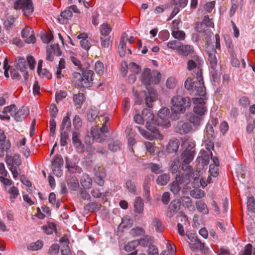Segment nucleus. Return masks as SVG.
Here are the masks:
<instances>
[{
  "mask_svg": "<svg viewBox=\"0 0 255 255\" xmlns=\"http://www.w3.org/2000/svg\"><path fill=\"white\" fill-rule=\"evenodd\" d=\"M196 77L188 78L184 83L185 88L193 94L202 97L193 98V103L195 105L194 112L202 116L207 112V108L205 106L206 100V88L204 86L202 69L198 67L195 73Z\"/></svg>",
  "mask_w": 255,
  "mask_h": 255,
  "instance_id": "nucleus-1",
  "label": "nucleus"
},
{
  "mask_svg": "<svg viewBox=\"0 0 255 255\" xmlns=\"http://www.w3.org/2000/svg\"><path fill=\"white\" fill-rule=\"evenodd\" d=\"M143 123L145 122V127L148 130L141 128L139 126L136 128L138 129L141 134L145 138L149 140L154 138L162 139L163 136L160 134L159 130L156 128V119L150 109H144L142 111Z\"/></svg>",
  "mask_w": 255,
  "mask_h": 255,
  "instance_id": "nucleus-2",
  "label": "nucleus"
},
{
  "mask_svg": "<svg viewBox=\"0 0 255 255\" xmlns=\"http://www.w3.org/2000/svg\"><path fill=\"white\" fill-rule=\"evenodd\" d=\"M171 118L174 120H179L181 114L185 112L191 105V101L188 97L177 95L172 97L171 100Z\"/></svg>",
  "mask_w": 255,
  "mask_h": 255,
  "instance_id": "nucleus-3",
  "label": "nucleus"
},
{
  "mask_svg": "<svg viewBox=\"0 0 255 255\" xmlns=\"http://www.w3.org/2000/svg\"><path fill=\"white\" fill-rule=\"evenodd\" d=\"M161 74L157 71H151L149 68H146L141 75L142 83L145 86L151 84H157L160 82Z\"/></svg>",
  "mask_w": 255,
  "mask_h": 255,
  "instance_id": "nucleus-4",
  "label": "nucleus"
},
{
  "mask_svg": "<svg viewBox=\"0 0 255 255\" xmlns=\"http://www.w3.org/2000/svg\"><path fill=\"white\" fill-rule=\"evenodd\" d=\"M15 10H21L23 14L28 17L34 11V4L32 0H16L13 3Z\"/></svg>",
  "mask_w": 255,
  "mask_h": 255,
  "instance_id": "nucleus-5",
  "label": "nucleus"
},
{
  "mask_svg": "<svg viewBox=\"0 0 255 255\" xmlns=\"http://www.w3.org/2000/svg\"><path fill=\"white\" fill-rule=\"evenodd\" d=\"M170 110L166 108H162L159 111L158 117L156 119V126L168 128L170 126L169 120L174 121L171 118Z\"/></svg>",
  "mask_w": 255,
  "mask_h": 255,
  "instance_id": "nucleus-6",
  "label": "nucleus"
},
{
  "mask_svg": "<svg viewBox=\"0 0 255 255\" xmlns=\"http://www.w3.org/2000/svg\"><path fill=\"white\" fill-rule=\"evenodd\" d=\"M215 135L214 131L211 127H207V133H204V142L206 149L208 150V152L212 155V150L214 148V139Z\"/></svg>",
  "mask_w": 255,
  "mask_h": 255,
  "instance_id": "nucleus-7",
  "label": "nucleus"
},
{
  "mask_svg": "<svg viewBox=\"0 0 255 255\" xmlns=\"http://www.w3.org/2000/svg\"><path fill=\"white\" fill-rule=\"evenodd\" d=\"M80 71L82 72L80 87L86 88L91 87L93 85L94 72L90 70H84V69Z\"/></svg>",
  "mask_w": 255,
  "mask_h": 255,
  "instance_id": "nucleus-8",
  "label": "nucleus"
},
{
  "mask_svg": "<svg viewBox=\"0 0 255 255\" xmlns=\"http://www.w3.org/2000/svg\"><path fill=\"white\" fill-rule=\"evenodd\" d=\"M178 53L183 56L197 60L199 56L195 52L193 47L189 45L181 44Z\"/></svg>",
  "mask_w": 255,
  "mask_h": 255,
  "instance_id": "nucleus-9",
  "label": "nucleus"
},
{
  "mask_svg": "<svg viewBox=\"0 0 255 255\" xmlns=\"http://www.w3.org/2000/svg\"><path fill=\"white\" fill-rule=\"evenodd\" d=\"M174 128L176 132L183 134L190 132L193 129V127L188 122L179 121L175 125Z\"/></svg>",
  "mask_w": 255,
  "mask_h": 255,
  "instance_id": "nucleus-10",
  "label": "nucleus"
},
{
  "mask_svg": "<svg viewBox=\"0 0 255 255\" xmlns=\"http://www.w3.org/2000/svg\"><path fill=\"white\" fill-rule=\"evenodd\" d=\"M29 113V109L27 107H22L14 113V119L16 122H21L26 118Z\"/></svg>",
  "mask_w": 255,
  "mask_h": 255,
  "instance_id": "nucleus-11",
  "label": "nucleus"
},
{
  "mask_svg": "<svg viewBox=\"0 0 255 255\" xmlns=\"http://www.w3.org/2000/svg\"><path fill=\"white\" fill-rule=\"evenodd\" d=\"M71 113L68 112L66 113V116L64 117L62 120L61 124L60 126V131H69L71 128V122L70 120V117Z\"/></svg>",
  "mask_w": 255,
  "mask_h": 255,
  "instance_id": "nucleus-12",
  "label": "nucleus"
},
{
  "mask_svg": "<svg viewBox=\"0 0 255 255\" xmlns=\"http://www.w3.org/2000/svg\"><path fill=\"white\" fill-rule=\"evenodd\" d=\"M183 161L181 166L182 170L184 169V164H189L193 160L194 156V151L191 149L185 150L182 154Z\"/></svg>",
  "mask_w": 255,
  "mask_h": 255,
  "instance_id": "nucleus-13",
  "label": "nucleus"
},
{
  "mask_svg": "<svg viewBox=\"0 0 255 255\" xmlns=\"http://www.w3.org/2000/svg\"><path fill=\"white\" fill-rule=\"evenodd\" d=\"M91 134L96 141L102 142L105 140L107 136L102 132H99L97 127H92L91 129Z\"/></svg>",
  "mask_w": 255,
  "mask_h": 255,
  "instance_id": "nucleus-14",
  "label": "nucleus"
},
{
  "mask_svg": "<svg viewBox=\"0 0 255 255\" xmlns=\"http://www.w3.org/2000/svg\"><path fill=\"white\" fill-rule=\"evenodd\" d=\"M11 143L9 140H6V136L3 130L0 129V147L2 151H7L10 148Z\"/></svg>",
  "mask_w": 255,
  "mask_h": 255,
  "instance_id": "nucleus-15",
  "label": "nucleus"
},
{
  "mask_svg": "<svg viewBox=\"0 0 255 255\" xmlns=\"http://www.w3.org/2000/svg\"><path fill=\"white\" fill-rule=\"evenodd\" d=\"M190 174L189 172L183 173H178L176 176V180L178 181L180 184L187 185L190 182Z\"/></svg>",
  "mask_w": 255,
  "mask_h": 255,
  "instance_id": "nucleus-16",
  "label": "nucleus"
},
{
  "mask_svg": "<svg viewBox=\"0 0 255 255\" xmlns=\"http://www.w3.org/2000/svg\"><path fill=\"white\" fill-rule=\"evenodd\" d=\"M216 52V50L213 48L212 50L207 52L208 56V61L210 62L211 68L213 70L215 69L217 63V60L215 55Z\"/></svg>",
  "mask_w": 255,
  "mask_h": 255,
  "instance_id": "nucleus-17",
  "label": "nucleus"
},
{
  "mask_svg": "<svg viewBox=\"0 0 255 255\" xmlns=\"http://www.w3.org/2000/svg\"><path fill=\"white\" fill-rule=\"evenodd\" d=\"M144 203L140 197L135 198L134 202V211L137 214H141L143 211Z\"/></svg>",
  "mask_w": 255,
  "mask_h": 255,
  "instance_id": "nucleus-18",
  "label": "nucleus"
},
{
  "mask_svg": "<svg viewBox=\"0 0 255 255\" xmlns=\"http://www.w3.org/2000/svg\"><path fill=\"white\" fill-rule=\"evenodd\" d=\"M65 159V167L68 169L70 173H74L78 171L79 167L76 165L75 162L72 161L68 157H66Z\"/></svg>",
  "mask_w": 255,
  "mask_h": 255,
  "instance_id": "nucleus-19",
  "label": "nucleus"
},
{
  "mask_svg": "<svg viewBox=\"0 0 255 255\" xmlns=\"http://www.w3.org/2000/svg\"><path fill=\"white\" fill-rule=\"evenodd\" d=\"M16 68L21 72L27 69V62L24 58L19 57L15 60Z\"/></svg>",
  "mask_w": 255,
  "mask_h": 255,
  "instance_id": "nucleus-20",
  "label": "nucleus"
},
{
  "mask_svg": "<svg viewBox=\"0 0 255 255\" xmlns=\"http://www.w3.org/2000/svg\"><path fill=\"white\" fill-rule=\"evenodd\" d=\"M80 182L84 189H89L92 185V179L88 174H84L82 176Z\"/></svg>",
  "mask_w": 255,
  "mask_h": 255,
  "instance_id": "nucleus-21",
  "label": "nucleus"
},
{
  "mask_svg": "<svg viewBox=\"0 0 255 255\" xmlns=\"http://www.w3.org/2000/svg\"><path fill=\"white\" fill-rule=\"evenodd\" d=\"M170 178V176L169 173H163L157 177L156 182L160 186H165L169 181Z\"/></svg>",
  "mask_w": 255,
  "mask_h": 255,
  "instance_id": "nucleus-22",
  "label": "nucleus"
},
{
  "mask_svg": "<svg viewBox=\"0 0 255 255\" xmlns=\"http://www.w3.org/2000/svg\"><path fill=\"white\" fill-rule=\"evenodd\" d=\"M125 184L126 187L128 190L129 192L134 195H137L136 186L134 181L130 179H128L126 181Z\"/></svg>",
  "mask_w": 255,
  "mask_h": 255,
  "instance_id": "nucleus-23",
  "label": "nucleus"
},
{
  "mask_svg": "<svg viewBox=\"0 0 255 255\" xmlns=\"http://www.w3.org/2000/svg\"><path fill=\"white\" fill-rule=\"evenodd\" d=\"M149 178L145 179L143 184V196L148 201L151 200V197L150 196V186L149 185Z\"/></svg>",
  "mask_w": 255,
  "mask_h": 255,
  "instance_id": "nucleus-24",
  "label": "nucleus"
},
{
  "mask_svg": "<svg viewBox=\"0 0 255 255\" xmlns=\"http://www.w3.org/2000/svg\"><path fill=\"white\" fill-rule=\"evenodd\" d=\"M41 229L43 232L47 235L53 234V233L54 231H56L57 230L56 225L52 222L48 223L47 225L42 226Z\"/></svg>",
  "mask_w": 255,
  "mask_h": 255,
  "instance_id": "nucleus-25",
  "label": "nucleus"
},
{
  "mask_svg": "<svg viewBox=\"0 0 255 255\" xmlns=\"http://www.w3.org/2000/svg\"><path fill=\"white\" fill-rule=\"evenodd\" d=\"M122 142L120 140H112L108 145V148L112 152H116L121 150Z\"/></svg>",
  "mask_w": 255,
  "mask_h": 255,
  "instance_id": "nucleus-26",
  "label": "nucleus"
},
{
  "mask_svg": "<svg viewBox=\"0 0 255 255\" xmlns=\"http://www.w3.org/2000/svg\"><path fill=\"white\" fill-rule=\"evenodd\" d=\"M211 157H212V155L210 153L204 151L201 153V157H199V162H201L202 165L204 167L209 164Z\"/></svg>",
  "mask_w": 255,
  "mask_h": 255,
  "instance_id": "nucleus-27",
  "label": "nucleus"
},
{
  "mask_svg": "<svg viewBox=\"0 0 255 255\" xmlns=\"http://www.w3.org/2000/svg\"><path fill=\"white\" fill-rule=\"evenodd\" d=\"M63 159L60 154H56L52 161V165L53 168H61L63 165Z\"/></svg>",
  "mask_w": 255,
  "mask_h": 255,
  "instance_id": "nucleus-28",
  "label": "nucleus"
},
{
  "mask_svg": "<svg viewBox=\"0 0 255 255\" xmlns=\"http://www.w3.org/2000/svg\"><path fill=\"white\" fill-rule=\"evenodd\" d=\"M7 193L10 195L9 199L11 203L14 202V200L19 194L18 189L15 186L10 187L7 190Z\"/></svg>",
  "mask_w": 255,
  "mask_h": 255,
  "instance_id": "nucleus-29",
  "label": "nucleus"
},
{
  "mask_svg": "<svg viewBox=\"0 0 255 255\" xmlns=\"http://www.w3.org/2000/svg\"><path fill=\"white\" fill-rule=\"evenodd\" d=\"M179 142L176 140H170L166 148L167 152L169 153L176 152L179 147Z\"/></svg>",
  "mask_w": 255,
  "mask_h": 255,
  "instance_id": "nucleus-30",
  "label": "nucleus"
},
{
  "mask_svg": "<svg viewBox=\"0 0 255 255\" xmlns=\"http://www.w3.org/2000/svg\"><path fill=\"white\" fill-rule=\"evenodd\" d=\"M126 46L127 42L125 40L124 37L122 36L121 37L120 41V45L118 47V50L120 56L121 57H123L125 56L126 52Z\"/></svg>",
  "mask_w": 255,
  "mask_h": 255,
  "instance_id": "nucleus-31",
  "label": "nucleus"
},
{
  "mask_svg": "<svg viewBox=\"0 0 255 255\" xmlns=\"http://www.w3.org/2000/svg\"><path fill=\"white\" fill-rule=\"evenodd\" d=\"M68 186L69 188L73 191L78 190L79 187V181L75 176H72L68 179Z\"/></svg>",
  "mask_w": 255,
  "mask_h": 255,
  "instance_id": "nucleus-32",
  "label": "nucleus"
},
{
  "mask_svg": "<svg viewBox=\"0 0 255 255\" xmlns=\"http://www.w3.org/2000/svg\"><path fill=\"white\" fill-rule=\"evenodd\" d=\"M196 206L197 209L200 212H202L205 214H208L209 210L207 206L203 200H199L196 201Z\"/></svg>",
  "mask_w": 255,
  "mask_h": 255,
  "instance_id": "nucleus-33",
  "label": "nucleus"
},
{
  "mask_svg": "<svg viewBox=\"0 0 255 255\" xmlns=\"http://www.w3.org/2000/svg\"><path fill=\"white\" fill-rule=\"evenodd\" d=\"M156 99V95L154 92H149L148 95L145 97V104L147 107L151 108L152 107V103Z\"/></svg>",
  "mask_w": 255,
  "mask_h": 255,
  "instance_id": "nucleus-34",
  "label": "nucleus"
},
{
  "mask_svg": "<svg viewBox=\"0 0 255 255\" xmlns=\"http://www.w3.org/2000/svg\"><path fill=\"white\" fill-rule=\"evenodd\" d=\"M112 31V27L107 23H103L101 25V36H111L109 34Z\"/></svg>",
  "mask_w": 255,
  "mask_h": 255,
  "instance_id": "nucleus-35",
  "label": "nucleus"
},
{
  "mask_svg": "<svg viewBox=\"0 0 255 255\" xmlns=\"http://www.w3.org/2000/svg\"><path fill=\"white\" fill-rule=\"evenodd\" d=\"M14 17H13L12 16H7L3 22V25L4 28L7 30L11 29L14 25Z\"/></svg>",
  "mask_w": 255,
  "mask_h": 255,
  "instance_id": "nucleus-36",
  "label": "nucleus"
},
{
  "mask_svg": "<svg viewBox=\"0 0 255 255\" xmlns=\"http://www.w3.org/2000/svg\"><path fill=\"white\" fill-rule=\"evenodd\" d=\"M180 183L178 181H177L176 179L173 181L171 184L170 186V191L172 192L174 195H177L179 193L181 190V187L180 186Z\"/></svg>",
  "mask_w": 255,
  "mask_h": 255,
  "instance_id": "nucleus-37",
  "label": "nucleus"
},
{
  "mask_svg": "<svg viewBox=\"0 0 255 255\" xmlns=\"http://www.w3.org/2000/svg\"><path fill=\"white\" fill-rule=\"evenodd\" d=\"M43 246V242L40 240H37L35 242L31 243L27 248L30 251H38L41 249Z\"/></svg>",
  "mask_w": 255,
  "mask_h": 255,
  "instance_id": "nucleus-38",
  "label": "nucleus"
},
{
  "mask_svg": "<svg viewBox=\"0 0 255 255\" xmlns=\"http://www.w3.org/2000/svg\"><path fill=\"white\" fill-rule=\"evenodd\" d=\"M139 246V243L137 240H133L129 242L128 244L125 246V250L127 252H131L134 251Z\"/></svg>",
  "mask_w": 255,
  "mask_h": 255,
  "instance_id": "nucleus-39",
  "label": "nucleus"
},
{
  "mask_svg": "<svg viewBox=\"0 0 255 255\" xmlns=\"http://www.w3.org/2000/svg\"><path fill=\"white\" fill-rule=\"evenodd\" d=\"M202 121V118L196 115H191L189 117V123H191V125H193V126L197 128L199 126Z\"/></svg>",
  "mask_w": 255,
  "mask_h": 255,
  "instance_id": "nucleus-40",
  "label": "nucleus"
},
{
  "mask_svg": "<svg viewBox=\"0 0 255 255\" xmlns=\"http://www.w3.org/2000/svg\"><path fill=\"white\" fill-rule=\"evenodd\" d=\"M195 29L196 31L200 33H207V31L208 30V28L206 26V24L203 23V21L201 22H196Z\"/></svg>",
  "mask_w": 255,
  "mask_h": 255,
  "instance_id": "nucleus-41",
  "label": "nucleus"
},
{
  "mask_svg": "<svg viewBox=\"0 0 255 255\" xmlns=\"http://www.w3.org/2000/svg\"><path fill=\"white\" fill-rule=\"evenodd\" d=\"M182 43L177 40H173L168 42L167 43V46L168 48L172 50H176L178 52L181 47Z\"/></svg>",
  "mask_w": 255,
  "mask_h": 255,
  "instance_id": "nucleus-42",
  "label": "nucleus"
},
{
  "mask_svg": "<svg viewBox=\"0 0 255 255\" xmlns=\"http://www.w3.org/2000/svg\"><path fill=\"white\" fill-rule=\"evenodd\" d=\"M99 111L97 109H91L87 114V119L90 122H93L97 117Z\"/></svg>",
  "mask_w": 255,
  "mask_h": 255,
  "instance_id": "nucleus-43",
  "label": "nucleus"
},
{
  "mask_svg": "<svg viewBox=\"0 0 255 255\" xmlns=\"http://www.w3.org/2000/svg\"><path fill=\"white\" fill-rule=\"evenodd\" d=\"M247 208L249 212L255 213V199L252 196L248 198Z\"/></svg>",
  "mask_w": 255,
  "mask_h": 255,
  "instance_id": "nucleus-44",
  "label": "nucleus"
},
{
  "mask_svg": "<svg viewBox=\"0 0 255 255\" xmlns=\"http://www.w3.org/2000/svg\"><path fill=\"white\" fill-rule=\"evenodd\" d=\"M85 99V95L83 93H79L73 96V100L77 105H81Z\"/></svg>",
  "mask_w": 255,
  "mask_h": 255,
  "instance_id": "nucleus-45",
  "label": "nucleus"
},
{
  "mask_svg": "<svg viewBox=\"0 0 255 255\" xmlns=\"http://www.w3.org/2000/svg\"><path fill=\"white\" fill-rule=\"evenodd\" d=\"M152 225L155 227V231L158 233H161L163 228V224L160 220L157 218H154Z\"/></svg>",
  "mask_w": 255,
  "mask_h": 255,
  "instance_id": "nucleus-46",
  "label": "nucleus"
},
{
  "mask_svg": "<svg viewBox=\"0 0 255 255\" xmlns=\"http://www.w3.org/2000/svg\"><path fill=\"white\" fill-rule=\"evenodd\" d=\"M190 195L193 198L200 199L204 196V192L201 189H193L190 191Z\"/></svg>",
  "mask_w": 255,
  "mask_h": 255,
  "instance_id": "nucleus-47",
  "label": "nucleus"
},
{
  "mask_svg": "<svg viewBox=\"0 0 255 255\" xmlns=\"http://www.w3.org/2000/svg\"><path fill=\"white\" fill-rule=\"evenodd\" d=\"M172 36L178 40H183L185 37V33L182 30H173L172 31Z\"/></svg>",
  "mask_w": 255,
  "mask_h": 255,
  "instance_id": "nucleus-48",
  "label": "nucleus"
},
{
  "mask_svg": "<svg viewBox=\"0 0 255 255\" xmlns=\"http://www.w3.org/2000/svg\"><path fill=\"white\" fill-rule=\"evenodd\" d=\"M180 167V163L179 159H175L171 163L170 171L172 174L177 172Z\"/></svg>",
  "mask_w": 255,
  "mask_h": 255,
  "instance_id": "nucleus-49",
  "label": "nucleus"
},
{
  "mask_svg": "<svg viewBox=\"0 0 255 255\" xmlns=\"http://www.w3.org/2000/svg\"><path fill=\"white\" fill-rule=\"evenodd\" d=\"M60 144L62 146H65L67 144L66 140L69 138V136L66 131H60Z\"/></svg>",
  "mask_w": 255,
  "mask_h": 255,
  "instance_id": "nucleus-50",
  "label": "nucleus"
},
{
  "mask_svg": "<svg viewBox=\"0 0 255 255\" xmlns=\"http://www.w3.org/2000/svg\"><path fill=\"white\" fill-rule=\"evenodd\" d=\"M181 201L179 199L173 200L169 206V208L177 212L181 206Z\"/></svg>",
  "mask_w": 255,
  "mask_h": 255,
  "instance_id": "nucleus-51",
  "label": "nucleus"
},
{
  "mask_svg": "<svg viewBox=\"0 0 255 255\" xmlns=\"http://www.w3.org/2000/svg\"><path fill=\"white\" fill-rule=\"evenodd\" d=\"M53 49L51 46H47L46 48V59L49 61L52 62L54 60Z\"/></svg>",
  "mask_w": 255,
  "mask_h": 255,
  "instance_id": "nucleus-52",
  "label": "nucleus"
},
{
  "mask_svg": "<svg viewBox=\"0 0 255 255\" xmlns=\"http://www.w3.org/2000/svg\"><path fill=\"white\" fill-rule=\"evenodd\" d=\"M111 36H101L100 40L102 46L104 48H108L111 42Z\"/></svg>",
  "mask_w": 255,
  "mask_h": 255,
  "instance_id": "nucleus-53",
  "label": "nucleus"
},
{
  "mask_svg": "<svg viewBox=\"0 0 255 255\" xmlns=\"http://www.w3.org/2000/svg\"><path fill=\"white\" fill-rule=\"evenodd\" d=\"M16 111V107L14 104H12L10 106L5 107L3 108L2 113L5 114L7 113H10V115L12 117L13 116L14 113Z\"/></svg>",
  "mask_w": 255,
  "mask_h": 255,
  "instance_id": "nucleus-54",
  "label": "nucleus"
},
{
  "mask_svg": "<svg viewBox=\"0 0 255 255\" xmlns=\"http://www.w3.org/2000/svg\"><path fill=\"white\" fill-rule=\"evenodd\" d=\"M59 246L57 244H52L49 248L48 254L50 255H55L59 253Z\"/></svg>",
  "mask_w": 255,
  "mask_h": 255,
  "instance_id": "nucleus-55",
  "label": "nucleus"
},
{
  "mask_svg": "<svg viewBox=\"0 0 255 255\" xmlns=\"http://www.w3.org/2000/svg\"><path fill=\"white\" fill-rule=\"evenodd\" d=\"M11 163H8L7 161L6 163L8 165L15 164L16 166H19L21 164L20 156L18 154H14L13 157H11Z\"/></svg>",
  "mask_w": 255,
  "mask_h": 255,
  "instance_id": "nucleus-56",
  "label": "nucleus"
},
{
  "mask_svg": "<svg viewBox=\"0 0 255 255\" xmlns=\"http://www.w3.org/2000/svg\"><path fill=\"white\" fill-rule=\"evenodd\" d=\"M161 167V166L155 163L151 162L149 164V168L151 172L155 174H158L161 171L160 170Z\"/></svg>",
  "mask_w": 255,
  "mask_h": 255,
  "instance_id": "nucleus-57",
  "label": "nucleus"
},
{
  "mask_svg": "<svg viewBox=\"0 0 255 255\" xmlns=\"http://www.w3.org/2000/svg\"><path fill=\"white\" fill-rule=\"evenodd\" d=\"M60 16L65 19H70L73 16V13L70 9L67 7L65 10L62 11L60 13Z\"/></svg>",
  "mask_w": 255,
  "mask_h": 255,
  "instance_id": "nucleus-58",
  "label": "nucleus"
},
{
  "mask_svg": "<svg viewBox=\"0 0 255 255\" xmlns=\"http://www.w3.org/2000/svg\"><path fill=\"white\" fill-rule=\"evenodd\" d=\"M40 38L41 40L45 43H48L53 39L52 34L48 35L46 33L44 32L41 34Z\"/></svg>",
  "mask_w": 255,
  "mask_h": 255,
  "instance_id": "nucleus-59",
  "label": "nucleus"
},
{
  "mask_svg": "<svg viewBox=\"0 0 255 255\" xmlns=\"http://www.w3.org/2000/svg\"><path fill=\"white\" fill-rule=\"evenodd\" d=\"M95 69L98 74H102L104 72L103 63L100 61L96 62L95 64Z\"/></svg>",
  "mask_w": 255,
  "mask_h": 255,
  "instance_id": "nucleus-60",
  "label": "nucleus"
},
{
  "mask_svg": "<svg viewBox=\"0 0 255 255\" xmlns=\"http://www.w3.org/2000/svg\"><path fill=\"white\" fill-rule=\"evenodd\" d=\"M94 181L99 186H103L105 183L104 180V177L103 175L100 174L96 173L95 177L94 179Z\"/></svg>",
  "mask_w": 255,
  "mask_h": 255,
  "instance_id": "nucleus-61",
  "label": "nucleus"
},
{
  "mask_svg": "<svg viewBox=\"0 0 255 255\" xmlns=\"http://www.w3.org/2000/svg\"><path fill=\"white\" fill-rule=\"evenodd\" d=\"M209 172L210 174L213 177H216L219 174L218 166L214 164H210L209 166Z\"/></svg>",
  "mask_w": 255,
  "mask_h": 255,
  "instance_id": "nucleus-62",
  "label": "nucleus"
},
{
  "mask_svg": "<svg viewBox=\"0 0 255 255\" xmlns=\"http://www.w3.org/2000/svg\"><path fill=\"white\" fill-rule=\"evenodd\" d=\"M181 200L183 205L187 208H189L192 206V199L188 196H183L181 198Z\"/></svg>",
  "mask_w": 255,
  "mask_h": 255,
  "instance_id": "nucleus-63",
  "label": "nucleus"
},
{
  "mask_svg": "<svg viewBox=\"0 0 255 255\" xmlns=\"http://www.w3.org/2000/svg\"><path fill=\"white\" fill-rule=\"evenodd\" d=\"M253 246L251 244H248L245 247L241 255H252Z\"/></svg>",
  "mask_w": 255,
  "mask_h": 255,
  "instance_id": "nucleus-64",
  "label": "nucleus"
}]
</instances>
